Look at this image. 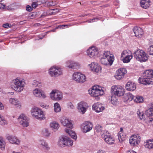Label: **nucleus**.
Wrapping results in <instances>:
<instances>
[{"instance_id":"1","label":"nucleus","mask_w":153,"mask_h":153,"mask_svg":"<svg viewBox=\"0 0 153 153\" xmlns=\"http://www.w3.org/2000/svg\"><path fill=\"white\" fill-rule=\"evenodd\" d=\"M25 84V82L23 79L17 77L12 80L11 86L14 91L20 93L23 91Z\"/></svg>"},{"instance_id":"2","label":"nucleus","mask_w":153,"mask_h":153,"mask_svg":"<svg viewBox=\"0 0 153 153\" xmlns=\"http://www.w3.org/2000/svg\"><path fill=\"white\" fill-rule=\"evenodd\" d=\"M114 60L113 55L110 51H107L103 53L100 59V62L102 64L110 66H111Z\"/></svg>"},{"instance_id":"3","label":"nucleus","mask_w":153,"mask_h":153,"mask_svg":"<svg viewBox=\"0 0 153 153\" xmlns=\"http://www.w3.org/2000/svg\"><path fill=\"white\" fill-rule=\"evenodd\" d=\"M30 112L32 115L36 119L42 120L45 118L43 111L38 107H33L31 108Z\"/></svg>"},{"instance_id":"4","label":"nucleus","mask_w":153,"mask_h":153,"mask_svg":"<svg viewBox=\"0 0 153 153\" xmlns=\"http://www.w3.org/2000/svg\"><path fill=\"white\" fill-rule=\"evenodd\" d=\"M48 73L51 77H57L63 74V69L60 67L54 66L50 68L48 70Z\"/></svg>"},{"instance_id":"5","label":"nucleus","mask_w":153,"mask_h":153,"mask_svg":"<svg viewBox=\"0 0 153 153\" xmlns=\"http://www.w3.org/2000/svg\"><path fill=\"white\" fill-rule=\"evenodd\" d=\"M104 88L98 85L92 87L91 90H89V93L91 96L98 97L103 95L104 94Z\"/></svg>"},{"instance_id":"6","label":"nucleus","mask_w":153,"mask_h":153,"mask_svg":"<svg viewBox=\"0 0 153 153\" xmlns=\"http://www.w3.org/2000/svg\"><path fill=\"white\" fill-rule=\"evenodd\" d=\"M144 85L153 84V70L148 69L144 71Z\"/></svg>"},{"instance_id":"7","label":"nucleus","mask_w":153,"mask_h":153,"mask_svg":"<svg viewBox=\"0 0 153 153\" xmlns=\"http://www.w3.org/2000/svg\"><path fill=\"white\" fill-rule=\"evenodd\" d=\"M50 98L54 101L61 100L63 98L62 93L57 89H54L49 94Z\"/></svg>"},{"instance_id":"8","label":"nucleus","mask_w":153,"mask_h":153,"mask_svg":"<svg viewBox=\"0 0 153 153\" xmlns=\"http://www.w3.org/2000/svg\"><path fill=\"white\" fill-rule=\"evenodd\" d=\"M111 91L112 94L117 97L123 96L125 92V90L122 86L114 85L111 87Z\"/></svg>"},{"instance_id":"9","label":"nucleus","mask_w":153,"mask_h":153,"mask_svg":"<svg viewBox=\"0 0 153 153\" xmlns=\"http://www.w3.org/2000/svg\"><path fill=\"white\" fill-rule=\"evenodd\" d=\"M73 141L66 136H63L59 138L58 142V145L62 147L65 146H72Z\"/></svg>"},{"instance_id":"10","label":"nucleus","mask_w":153,"mask_h":153,"mask_svg":"<svg viewBox=\"0 0 153 153\" xmlns=\"http://www.w3.org/2000/svg\"><path fill=\"white\" fill-rule=\"evenodd\" d=\"M72 79L77 83H82L86 81V76L81 72H75L72 75Z\"/></svg>"},{"instance_id":"11","label":"nucleus","mask_w":153,"mask_h":153,"mask_svg":"<svg viewBox=\"0 0 153 153\" xmlns=\"http://www.w3.org/2000/svg\"><path fill=\"white\" fill-rule=\"evenodd\" d=\"M33 94L34 97L39 98L45 99L47 96L45 93L41 89L36 88L33 91Z\"/></svg>"},{"instance_id":"12","label":"nucleus","mask_w":153,"mask_h":153,"mask_svg":"<svg viewBox=\"0 0 153 153\" xmlns=\"http://www.w3.org/2000/svg\"><path fill=\"white\" fill-rule=\"evenodd\" d=\"M141 138L139 134H136L131 136L129 138V143L132 146L137 145L140 142Z\"/></svg>"},{"instance_id":"13","label":"nucleus","mask_w":153,"mask_h":153,"mask_svg":"<svg viewBox=\"0 0 153 153\" xmlns=\"http://www.w3.org/2000/svg\"><path fill=\"white\" fill-rule=\"evenodd\" d=\"M88 107L87 103L83 101H81L77 104V108L79 112L82 114H84Z\"/></svg>"},{"instance_id":"14","label":"nucleus","mask_w":153,"mask_h":153,"mask_svg":"<svg viewBox=\"0 0 153 153\" xmlns=\"http://www.w3.org/2000/svg\"><path fill=\"white\" fill-rule=\"evenodd\" d=\"M93 125L89 121H86L81 125V128L82 132L87 133L90 131L92 128Z\"/></svg>"},{"instance_id":"15","label":"nucleus","mask_w":153,"mask_h":153,"mask_svg":"<svg viewBox=\"0 0 153 153\" xmlns=\"http://www.w3.org/2000/svg\"><path fill=\"white\" fill-rule=\"evenodd\" d=\"M99 53L98 48L95 47L90 48L87 51L88 55L92 58H95L97 57Z\"/></svg>"},{"instance_id":"16","label":"nucleus","mask_w":153,"mask_h":153,"mask_svg":"<svg viewBox=\"0 0 153 153\" xmlns=\"http://www.w3.org/2000/svg\"><path fill=\"white\" fill-rule=\"evenodd\" d=\"M18 120L20 124L22 126L27 127L29 126L28 118L24 114L20 115L18 118Z\"/></svg>"},{"instance_id":"17","label":"nucleus","mask_w":153,"mask_h":153,"mask_svg":"<svg viewBox=\"0 0 153 153\" xmlns=\"http://www.w3.org/2000/svg\"><path fill=\"white\" fill-rule=\"evenodd\" d=\"M60 122L64 126L71 129L73 128L72 121L65 117H61Z\"/></svg>"},{"instance_id":"18","label":"nucleus","mask_w":153,"mask_h":153,"mask_svg":"<svg viewBox=\"0 0 153 153\" xmlns=\"http://www.w3.org/2000/svg\"><path fill=\"white\" fill-rule=\"evenodd\" d=\"M126 73L127 71L125 68H120L116 71L114 77L117 79L120 80L123 78Z\"/></svg>"},{"instance_id":"19","label":"nucleus","mask_w":153,"mask_h":153,"mask_svg":"<svg viewBox=\"0 0 153 153\" xmlns=\"http://www.w3.org/2000/svg\"><path fill=\"white\" fill-rule=\"evenodd\" d=\"M88 66L91 71L96 73L101 72L102 68L100 65L97 62H92L88 65Z\"/></svg>"},{"instance_id":"20","label":"nucleus","mask_w":153,"mask_h":153,"mask_svg":"<svg viewBox=\"0 0 153 153\" xmlns=\"http://www.w3.org/2000/svg\"><path fill=\"white\" fill-rule=\"evenodd\" d=\"M66 66L72 69H78L80 67V64L74 61L68 60L66 62Z\"/></svg>"},{"instance_id":"21","label":"nucleus","mask_w":153,"mask_h":153,"mask_svg":"<svg viewBox=\"0 0 153 153\" xmlns=\"http://www.w3.org/2000/svg\"><path fill=\"white\" fill-rule=\"evenodd\" d=\"M134 56L136 59L141 62H143V51L138 49L134 53Z\"/></svg>"},{"instance_id":"22","label":"nucleus","mask_w":153,"mask_h":153,"mask_svg":"<svg viewBox=\"0 0 153 153\" xmlns=\"http://www.w3.org/2000/svg\"><path fill=\"white\" fill-rule=\"evenodd\" d=\"M102 137L107 144L110 145L114 144L115 142L114 138L109 134H107V132L102 134Z\"/></svg>"},{"instance_id":"23","label":"nucleus","mask_w":153,"mask_h":153,"mask_svg":"<svg viewBox=\"0 0 153 153\" xmlns=\"http://www.w3.org/2000/svg\"><path fill=\"white\" fill-rule=\"evenodd\" d=\"M7 139L11 144L17 145H19L20 144V140L16 137L10 135L7 137Z\"/></svg>"},{"instance_id":"24","label":"nucleus","mask_w":153,"mask_h":153,"mask_svg":"<svg viewBox=\"0 0 153 153\" xmlns=\"http://www.w3.org/2000/svg\"><path fill=\"white\" fill-rule=\"evenodd\" d=\"M92 108L96 112L99 113L102 112L105 109V108L101 103L97 102L93 105Z\"/></svg>"},{"instance_id":"25","label":"nucleus","mask_w":153,"mask_h":153,"mask_svg":"<svg viewBox=\"0 0 153 153\" xmlns=\"http://www.w3.org/2000/svg\"><path fill=\"white\" fill-rule=\"evenodd\" d=\"M133 32L136 35V37L140 38L143 37V30L139 27H135L133 28Z\"/></svg>"},{"instance_id":"26","label":"nucleus","mask_w":153,"mask_h":153,"mask_svg":"<svg viewBox=\"0 0 153 153\" xmlns=\"http://www.w3.org/2000/svg\"><path fill=\"white\" fill-rule=\"evenodd\" d=\"M148 109L145 111L146 115L148 117L153 116V102H151L147 105Z\"/></svg>"},{"instance_id":"27","label":"nucleus","mask_w":153,"mask_h":153,"mask_svg":"<svg viewBox=\"0 0 153 153\" xmlns=\"http://www.w3.org/2000/svg\"><path fill=\"white\" fill-rule=\"evenodd\" d=\"M39 144L43 150L45 151H48L50 149L47 142L43 140H40L39 141Z\"/></svg>"},{"instance_id":"28","label":"nucleus","mask_w":153,"mask_h":153,"mask_svg":"<svg viewBox=\"0 0 153 153\" xmlns=\"http://www.w3.org/2000/svg\"><path fill=\"white\" fill-rule=\"evenodd\" d=\"M134 98V96L131 94L128 93L124 95L123 98V100L124 102L128 103L132 101Z\"/></svg>"},{"instance_id":"29","label":"nucleus","mask_w":153,"mask_h":153,"mask_svg":"<svg viewBox=\"0 0 153 153\" xmlns=\"http://www.w3.org/2000/svg\"><path fill=\"white\" fill-rule=\"evenodd\" d=\"M126 88L127 91H133L135 90L136 88L135 84L131 81L128 82L126 85Z\"/></svg>"},{"instance_id":"30","label":"nucleus","mask_w":153,"mask_h":153,"mask_svg":"<svg viewBox=\"0 0 153 153\" xmlns=\"http://www.w3.org/2000/svg\"><path fill=\"white\" fill-rule=\"evenodd\" d=\"M9 102L11 104L15 106L17 108H20L21 107L20 102L17 99L10 98L9 100Z\"/></svg>"},{"instance_id":"31","label":"nucleus","mask_w":153,"mask_h":153,"mask_svg":"<svg viewBox=\"0 0 153 153\" xmlns=\"http://www.w3.org/2000/svg\"><path fill=\"white\" fill-rule=\"evenodd\" d=\"M120 131L119 132L118 134V139L120 143H122L126 139V135L123 132V129L120 128Z\"/></svg>"},{"instance_id":"32","label":"nucleus","mask_w":153,"mask_h":153,"mask_svg":"<svg viewBox=\"0 0 153 153\" xmlns=\"http://www.w3.org/2000/svg\"><path fill=\"white\" fill-rule=\"evenodd\" d=\"M50 127L53 131H56L59 128V125L57 122L53 121L50 123Z\"/></svg>"},{"instance_id":"33","label":"nucleus","mask_w":153,"mask_h":153,"mask_svg":"<svg viewBox=\"0 0 153 153\" xmlns=\"http://www.w3.org/2000/svg\"><path fill=\"white\" fill-rule=\"evenodd\" d=\"M144 146L146 148L149 149L153 148V139H150L146 140Z\"/></svg>"},{"instance_id":"34","label":"nucleus","mask_w":153,"mask_h":153,"mask_svg":"<svg viewBox=\"0 0 153 153\" xmlns=\"http://www.w3.org/2000/svg\"><path fill=\"white\" fill-rule=\"evenodd\" d=\"M66 132L68 133L73 139L76 140L77 139L76 135L74 132L71 129H66L65 130Z\"/></svg>"},{"instance_id":"35","label":"nucleus","mask_w":153,"mask_h":153,"mask_svg":"<svg viewBox=\"0 0 153 153\" xmlns=\"http://www.w3.org/2000/svg\"><path fill=\"white\" fill-rule=\"evenodd\" d=\"M41 134L43 136L45 137H49L51 134L50 131L47 128L43 129L41 131Z\"/></svg>"},{"instance_id":"36","label":"nucleus","mask_w":153,"mask_h":153,"mask_svg":"<svg viewBox=\"0 0 153 153\" xmlns=\"http://www.w3.org/2000/svg\"><path fill=\"white\" fill-rule=\"evenodd\" d=\"M133 57L132 53L126 56H125L122 59H121L123 62L124 63H128L129 62L131 59Z\"/></svg>"},{"instance_id":"37","label":"nucleus","mask_w":153,"mask_h":153,"mask_svg":"<svg viewBox=\"0 0 153 153\" xmlns=\"http://www.w3.org/2000/svg\"><path fill=\"white\" fill-rule=\"evenodd\" d=\"M132 53L131 51L129 50H125L123 51L121 53L120 56V59H122L125 56Z\"/></svg>"},{"instance_id":"38","label":"nucleus","mask_w":153,"mask_h":153,"mask_svg":"<svg viewBox=\"0 0 153 153\" xmlns=\"http://www.w3.org/2000/svg\"><path fill=\"white\" fill-rule=\"evenodd\" d=\"M133 99L134 102L136 103L142 102L143 101V97L138 95L135 96Z\"/></svg>"},{"instance_id":"39","label":"nucleus","mask_w":153,"mask_h":153,"mask_svg":"<svg viewBox=\"0 0 153 153\" xmlns=\"http://www.w3.org/2000/svg\"><path fill=\"white\" fill-rule=\"evenodd\" d=\"M102 127L101 126L97 124L95 126V131L97 132H101L102 134L103 133H106V131H102Z\"/></svg>"},{"instance_id":"40","label":"nucleus","mask_w":153,"mask_h":153,"mask_svg":"<svg viewBox=\"0 0 153 153\" xmlns=\"http://www.w3.org/2000/svg\"><path fill=\"white\" fill-rule=\"evenodd\" d=\"M54 111L55 112L57 113L61 111V108L58 102H56L54 105Z\"/></svg>"},{"instance_id":"41","label":"nucleus","mask_w":153,"mask_h":153,"mask_svg":"<svg viewBox=\"0 0 153 153\" xmlns=\"http://www.w3.org/2000/svg\"><path fill=\"white\" fill-rule=\"evenodd\" d=\"M7 123L4 117L1 114H0V125L4 126L7 124Z\"/></svg>"},{"instance_id":"42","label":"nucleus","mask_w":153,"mask_h":153,"mask_svg":"<svg viewBox=\"0 0 153 153\" xmlns=\"http://www.w3.org/2000/svg\"><path fill=\"white\" fill-rule=\"evenodd\" d=\"M116 96V95L114 94L111 97V102L113 105L116 104L118 101V99Z\"/></svg>"},{"instance_id":"43","label":"nucleus","mask_w":153,"mask_h":153,"mask_svg":"<svg viewBox=\"0 0 153 153\" xmlns=\"http://www.w3.org/2000/svg\"><path fill=\"white\" fill-rule=\"evenodd\" d=\"M5 143L4 140L0 137V149L3 150L5 148Z\"/></svg>"},{"instance_id":"44","label":"nucleus","mask_w":153,"mask_h":153,"mask_svg":"<svg viewBox=\"0 0 153 153\" xmlns=\"http://www.w3.org/2000/svg\"><path fill=\"white\" fill-rule=\"evenodd\" d=\"M138 117L139 118L140 120H142L143 118V112L141 110H138L137 112Z\"/></svg>"},{"instance_id":"45","label":"nucleus","mask_w":153,"mask_h":153,"mask_svg":"<svg viewBox=\"0 0 153 153\" xmlns=\"http://www.w3.org/2000/svg\"><path fill=\"white\" fill-rule=\"evenodd\" d=\"M151 4L150 0H144V9H147L149 8Z\"/></svg>"},{"instance_id":"46","label":"nucleus","mask_w":153,"mask_h":153,"mask_svg":"<svg viewBox=\"0 0 153 153\" xmlns=\"http://www.w3.org/2000/svg\"><path fill=\"white\" fill-rule=\"evenodd\" d=\"M33 85L35 87H38L39 88H41L42 86V84L41 82L35 80L33 81Z\"/></svg>"},{"instance_id":"47","label":"nucleus","mask_w":153,"mask_h":153,"mask_svg":"<svg viewBox=\"0 0 153 153\" xmlns=\"http://www.w3.org/2000/svg\"><path fill=\"white\" fill-rule=\"evenodd\" d=\"M45 3L48 6H54L56 4V2L52 1H45Z\"/></svg>"},{"instance_id":"48","label":"nucleus","mask_w":153,"mask_h":153,"mask_svg":"<svg viewBox=\"0 0 153 153\" xmlns=\"http://www.w3.org/2000/svg\"><path fill=\"white\" fill-rule=\"evenodd\" d=\"M146 123L149 125H153V118H149V119L146 121Z\"/></svg>"},{"instance_id":"49","label":"nucleus","mask_w":153,"mask_h":153,"mask_svg":"<svg viewBox=\"0 0 153 153\" xmlns=\"http://www.w3.org/2000/svg\"><path fill=\"white\" fill-rule=\"evenodd\" d=\"M148 51L149 52V54L153 55V45L150 46L148 49Z\"/></svg>"},{"instance_id":"50","label":"nucleus","mask_w":153,"mask_h":153,"mask_svg":"<svg viewBox=\"0 0 153 153\" xmlns=\"http://www.w3.org/2000/svg\"><path fill=\"white\" fill-rule=\"evenodd\" d=\"M40 106L41 107H43V108H45L46 109H48L49 107V105H48L44 103H41L40 104Z\"/></svg>"},{"instance_id":"51","label":"nucleus","mask_w":153,"mask_h":153,"mask_svg":"<svg viewBox=\"0 0 153 153\" xmlns=\"http://www.w3.org/2000/svg\"><path fill=\"white\" fill-rule=\"evenodd\" d=\"M67 106L68 108L73 109L74 108V106L71 102H69L67 103Z\"/></svg>"},{"instance_id":"52","label":"nucleus","mask_w":153,"mask_h":153,"mask_svg":"<svg viewBox=\"0 0 153 153\" xmlns=\"http://www.w3.org/2000/svg\"><path fill=\"white\" fill-rule=\"evenodd\" d=\"M45 0H37L36 2L37 5L41 4L42 3H45Z\"/></svg>"},{"instance_id":"53","label":"nucleus","mask_w":153,"mask_h":153,"mask_svg":"<svg viewBox=\"0 0 153 153\" xmlns=\"http://www.w3.org/2000/svg\"><path fill=\"white\" fill-rule=\"evenodd\" d=\"M98 20V18H94L92 19H89L87 20L86 22L88 23H91L96 21H95V20Z\"/></svg>"},{"instance_id":"54","label":"nucleus","mask_w":153,"mask_h":153,"mask_svg":"<svg viewBox=\"0 0 153 153\" xmlns=\"http://www.w3.org/2000/svg\"><path fill=\"white\" fill-rule=\"evenodd\" d=\"M138 81L139 83L142 84H143V77L142 76L141 77H140L138 79Z\"/></svg>"},{"instance_id":"55","label":"nucleus","mask_w":153,"mask_h":153,"mask_svg":"<svg viewBox=\"0 0 153 153\" xmlns=\"http://www.w3.org/2000/svg\"><path fill=\"white\" fill-rule=\"evenodd\" d=\"M149 56L144 52V62L147 60L149 59Z\"/></svg>"},{"instance_id":"56","label":"nucleus","mask_w":153,"mask_h":153,"mask_svg":"<svg viewBox=\"0 0 153 153\" xmlns=\"http://www.w3.org/2000/svg\"><path fill=\"white\" fill-rule=\"evenodd\" d=\"M11 25L10 24H9L8 23H6L3 24V26L4 27L7 28L9 27H11Z\"/></svg>"},{"instance_id":"57","label":"nucleus","mask_w":153,"mask_h":153,"mask_svg":"<svg viewBox=\"0 0 153 153\" xmlns=\"http://www.w3.org/2000/svg\"><path fill=\"white\" fill-rule=\"evenodd\" d=\"M32 7L33 8H35L37 6L36 2H33L32 4Z\"/></svg>"},{"instance_id":"58","label":"nucleus","mask_w":153,"mask_h":153,"mask_svg":"<svg viewBox=\"0 0 153 153\" xmlns=\"http://www.w3.org/2000/svg\"><path fill=\"white\" fill-rule=\"evenodd\" d=\"M32 8H31V7L29 5H27L26 7V10L27 11H28L29 12L31 11H32Z\"/></svg>"},{"instance_id":"59","label":"nucleus","mask_w":153,"mask_h":153,"mask_svg":"<svg viewBox=\"0 0 153 153\" xmlns=\"http://www.w3.org/2000/svg\"><path fill=\"white\" fill-rule=\"evenodd\" d=\"M7 9L9 10H14V8L12 7V5H9L7 7Z\"/></svg>"},{"instance_id":"60","label":"nucleus","mask_w":153,"mask_h":153,"mask_svg":"<svg viewBox=\"0 0 153 153\" xmlns=\"http://www.w3.org/2000/svg\"><path fill=\"white\" fill-rule=\"evenodd\" d=\"M4 108V105L1 102H0V110H3Z\"/></svg>"},{"instance_id":"61","label":"nucleus","mask_w":153,"mask_h":153,"mask_svg":"<svg viewBox=\"0 0 153 153\" xmlns=\"http://www.w3.org/2000/svg\"><path fill=\"white\" fill-rule=\"evenodd\" d=\"M71 25H62L61 26V27L62 28H64V27H66V28L70 26Z\"/></svg>"},{"instance_id":"62","label":"nucleus","mask_w":153,"mask_h":153,"mask_svg":"<svg viewBox=\"0 0 153 153\" xmlns=\"http://www.w3.org/2000/svg\"><path fill=\"white\" fill-rule=\"evenodd\" d=\"M47 15V13L45 12L43 13L42 14L41 16V17H45Z\"/></svg>"},{"instance_id":"63","label":"nucleus","mask_w":153,"mask_h":153,"mask_svg":"<svg viewBox=\"0 0 153 153\" xmlns=\"http://www.w3.org/2000/svg\"><path fill=\"white\" fill-rule=\"evenodd\" d=\"M5 7V5L3 4L0 3V9H3Z\"/></svg>"},{"instance_id":"64","label":"nucleus","mask_w":153,"mask_h":153,"mask_svg":"<svg viewBox=\"0 0 153 153\" xmlns=\"http://www.w3.org/2000/svg\"><path fill=\"white\" fill-rule=\"evenodd\" d=\"M126 153H137L136 152L133 150H129L127 151Z\"/></svg>"}]
</instances>
